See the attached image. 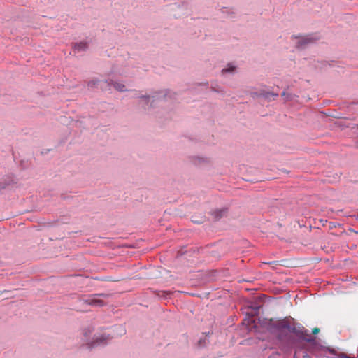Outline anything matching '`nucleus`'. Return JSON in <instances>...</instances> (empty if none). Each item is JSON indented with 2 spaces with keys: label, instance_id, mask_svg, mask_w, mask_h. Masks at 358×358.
<instances>
[{
  "label": "nucleus",
  "instance_id": "1",
  "mask_svg": "<svg viewBox=\"0 0 358 358\" xmlns=\"http://www.w3.org/2000/svg\"><path fill=\"white\" fill-rule=\"evenodd\" d=\"M92 330L91 329H85L83 331V345H87L88 348H94L99 345H103L107 344L111 339L109 335L106 334H96L92 338L90 336Z\"/></svg>",
  "mask_w": 358,
  "mask_h": 358
},
{
  "label": "nucleus",
  "instance_id": "2",
  "mask_svg": "<svg viewBox=\"0 0 358 358\" xmlns=\"http://www.w3.org/2000/svg\"><path fill=\"white\" fill-rule=\"evenodd\" d=\"M167 96V94H164V92H155L152 96L148 95H142L138 96L140 99V104L142 105L143 107L145 108H147L148 107V103L152 99V103L150 104V106H152V103H154L155 101H158L159 102H162L166 100Z\"/></svg>",
  "mask_w": 358,
  "mask_h": 358
},
{
  "label": "nucleus",
  "instance_id": "3",
  "mask_svg": "<svg viewBox=\"0 0 358 358\" xmlns=\"http://www.w3.org/2000/svg\"><path fill=\"white\" fill-rule=\"evenodd\" d=\"M99 296L100 295L98 294L90 295L85 298H83L82 299V301L85 304L94 307L103 306L106 304V303L99 298Z\"/></svg>",
  "mask_w": 358,
  "mask_h": 358
},
{
  "label": "nucleus",
  "instance_id": "4",
  "mask_svg": "<svg viewBox=\"0 0 358 358\" xmlns=\"http://www.w3.org/2000/svg\"><path fill=\"white\" fill-rule=\"evenodd\" d=\"M294 38L297 40L295 43V45L297 48H303L306 45L313 41V38L310 36H303Z\"/></svg>",
  "mask_w": 358,
  "mask_h": 358
},
{
  "label": "nucleus",
  "instance_id": "5",
  "mask_svg": "<svg viewBox=\"0 0 358 358\" xmlns=\"http://www.w3.org/2000/svg\"><path fill=\"white\" fill-rule=\"evenodd\" d=\"M288 331L290 333L294 334L296 336H297L299 338L300 336H302L304 334V327L301 326L300 324H290L289 327L288 328Z\"/></svg>",
  "mask_w": 358,
  "mask_h": 358
},
{
  "label": "nucleus",
  "instance_id": "6",
  "mask_svg": "<svg viewBox=\"0 0 358 358\" xmlns=\"http://www.w3.org/2000/svg\"><path fill=\"white\" fill-rule=\"evenodd\" d=\"M273 327L279 331H282L283 330L288 331L289 323L285 320H279L273 324Z\"/></svg>",
  "mask_w": 358,
  "mask_h": 358
},
{
  "label": "nucleus",
  "instance_id": "7",
  "mask_svg": "<svg viewBox=\"0 0 358 358\" xmlns=\"http://www.w3.org/2000/svg\"><path fill=\"white\" fill-rule=\"evenodd\" d=\"M106 82L109 85H113L115 90L119 92H125L127 91L126 86L122 83L113 81L112 80H106Z\"/></svg>",
  "mask_w": 358,
  "mask_h": 358
},
{
  "label": "nucleus",
  "instance_id": "8",
  "mask_svg": "<svg viewBox=\"0 0 358 358\" xmlns=\"http://www.w3.org/2000/svg\"><path fill=\"white\" fill-rule=\"evenodd\" d=\"M88 48V44L87 42L81 41L80 43H76L74 44L73 48L76 51L80 52L87 50Z\"/></svg>",
  "mask_w": 358,
  "mask_h": 358
},
{
  "label": "nucleus",
  "instance_id": "9",
  "mask_svg": "<svg viewBox=\"0 0 358 358\" xmlns=\"http://www.w3.org/2000/svg\"><path fill=\"white\" fill-rule=\"evenodd\" d=\"M236 69V66L233 63H229L227 65L222 69V73H233L235 72Z\"/></svg>",
  "mask_w": 358,
  "mask_h": 358
},
{
  "label": "nucleus",
  "instance_id": "10",
  "mask_svg": "<svg viewBox=\"0 0 358 358\" xmlns=\"http://www.w3.org/2000/svg\"><path fill=\"white\" fill-rule=\"evenodd\" d=\"M300 338L303 339L306 341L311 342L314 340L312 337L311 334L309 333V331L304 328V334L302 336H300Z\"/></svg>",
  "mask_w": 358,
  "mask_h": 358
},
{
  "label": "nucleus",
  "instance_id": "11",
  "mask_svg": "<svg viewBox=\"0 0 358 358\" xmlns=\"http://www.w3.org/2000/svg\"><path fill=\"white\" fill-rule=\"evenodd\" d=\"M225 213V210H217V211H215L214 213L215 214V218H220L222 216V215Z\"/></svg>",
  "mask_w": 358,
  "mask_h": 358
},
{
  "label": "nucleus",
  "instance_id": "12",
  "mask_svg": "<svg viewBox=\"0 0 358 358\" xmlns=\"http://www.w3.org/2000/svg\"><path fill=\"white\" fill-rule=\"evenodd\" d=\"M282 96L285 97V101H289L292 99V94H287L285 92H283L282 93Z\"/></svg>",
  "mask_w": 358,
  "mask_h": 358
},
{
  "label": "nucleus",
  "instance_id": "13",
  "mask_svg": "<svg viewBox=\"0 0 358 358\" xmlns=\"http://www.w3.org/2000/svg\"><path fill=\"white\" fill-rule=\"evenodd\" d=\"M99 80H96V79H93L92 80H90L89 83H88V86L90 87H95L98 85L99 83Z\"/></svg>",
  "mask_w": 358,
  "mask_h": 358
},
{
  "label": "nucleus",
  "instance_id": "14",
  "mask_svg": "<svg viewBox=\"0 0 358 358\" xmlns=\"http://www.w3.org/2000/svg\"><path fill=\"white\" fill-rule=\"evenodd\" d=\"M251 308L252 309V314H254V315H257L258 314L259 306H251Z\"/></svg>",
  "mask_w": 358,
  "mask_h": 358
},
{
  "label": "nucleus",
  "instance_id": "15",
  "mask_svg": "<svg viewBox=\"0 0 358 358\" xmlns=\"http://www.w3.org/2000/svg\"><path fill=\"white\" fill-rule=\"evenodd\" d=\"M212 89L213 91L216 92H222L223 90H222V87H218V86H214V85H212Z\"/></svg>",
  "mask_w": 358,
  "mask_h": 358
},
{
  "label": "nucleus",
  "instance_id": "16",
  "mask_svg": "<svg viewBox=\"0 0 358 358\" xmlns=\"http://www.w3.org/2000/svg\"><path fill=\"white\" fill-rule=\"evenodd\" d=\"M278 96V94H275V93H271V92H268L266 93L264 96L266 98H269L270 96H273L274 98L277 97Z\"/></svg>",
  "mask_w": 358,
  "mask_h": 358
},
{
  "label": "nucleus",
  "instance_id": "17",
  "mask_svg": "<svg viewBox=\"0 0 358 358\" xmlns=\"http://www.w3.org/2000/svg\"><path fill=\"white\" fill-rule=\"evenodd\" d=\"M312 332H313V334H317L319 332V329L315 328V329H313Z\"/></svg>",
  "mask_w": 358,
  "mask_h": 358
},
{
  "label": "nucleus",
  "instance_id": "18",
  "mask_svg": "<svg viewBox=\"0 0 358 358\" xmlns=\"http://www.w3.org/2000/svg\"><path fill=\"white\" fill-rule=\"evenodd\" d=\"M352 129H355L356 131H358V125L354 127Z\"/></svg>",
  "mask_w": 358,
  "mask_h": 358
},
{
  "label": "nucleus",
  "instance_id": "19",
  "mask_svg": "<svg viewBox=\"0 0 358 358\" xmlns=\"http://www.w3.org/2000/svg\"><path fill=\"white\" fill-rule=\"evenodd\" d=\"M357 146H358V145H357Z\"/></svg>",
  "mask_w": 358,
  "mask_h": 358
}]
</instances>
